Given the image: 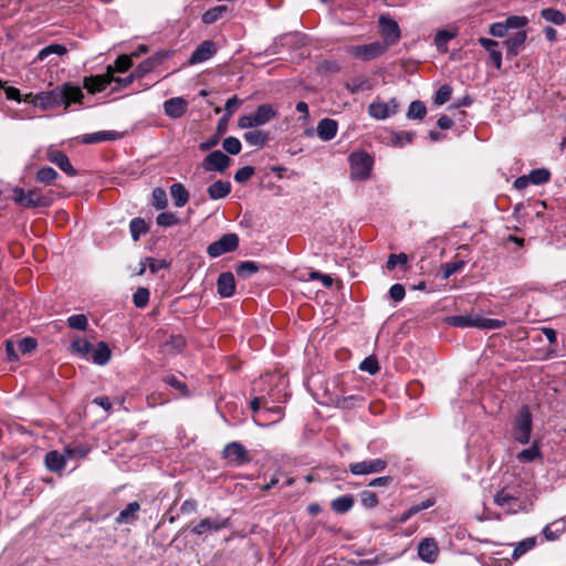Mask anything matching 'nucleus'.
Segmentation results:
<instances>
[{
	"label": "nucleus",
	"instance_id": "f257e3e1",
	"mask_svg": "<svg viewBox=\"0 0 566 566\" xmlns=\"http://www.w3.org/2000/svg\"><path fill=\"white\" fill-rule=\"evenodd\" d=\"M84 95L80 86L65 83L52 91L38 93V102H35V106H39L42 109H51L60 105L69 107L71 103L81 104Z\"/></svg>",
	"mask_w": 566,
	"mask_h": 566
},
{
	"label": "nucleus",
	"instance_id": "f03ea898",
	"mask_svg": "<svg viewBox=\"0 0 566 566\" xmlns=\"http://www.w3.org/2000/svg\"><path fill=\"white\" fill-rule=\"evenodd\" d=\"M446 322L453 327H478L481 329H497L506 324L505 321L502 319L484 318L474 314L452 315L447 317Z\"/></svg>",
	"mask_w": 566,
	"mask_h": 566
},
{
	"label": "nucleus",
	"instance_id": "7ed1b4c3",
	"mask_svg": "<svg viewBox=\"0 0 566 566\" xmlns=\"http://www.w3.org/2000/svg\"><path fill=\"white\" fill-rule=\"evenodd\" d=\"M13 200L15 203L24 208L49 207L53 199L50 193H43L41 189L33 188L25 191L23 188L15 187L13 189Z\"/></svg>",
	"mask_w": 566,
	"mask_h": 566
},
{
	"label": "nucleus",
	"instance_id": "20e7f679",
	"mask_svg": "<svg viewBox=\"0 0 566 566\" xmlns=\"http://www.w3.org/2000/svg\"><path fill=\"white\" fill-rule=\"evenodd\" d=\"M350 177L354 180H366L369 178L374 160L365 151H355L349 156Z\"/></svg>",
	"mask_w": 566,
	"mask_h": 566
},
{
	"label": "nucleus",
	"instance_id": "39448f33",
	"mask_svg": "<svg viewBox=\"0 0 566 566\" xmlns=\"http://www.w3.org/2000/svg\"><path fill=\"white\" fill-rule=\"evenodd\" d=\"M532 433V413L528 406H522L514 421V438L517 442L526 444Z\"/></svg>",
	"mask_w": 566,
	"mask_h": 566
},
{
	"label": "nucleus",
	"instance_id": "423d86ee",
	"mask_svg": "<svg viewBox=\"0 0 566 566\" xmlns=\"http://www.w3.org/2000/svg\"><path fill=\"white\" fill-rule=\"evenodd\" d=\"M388 44L380 41H375L369 44L353 45L347 49V52L361 61H371L386 52Z\"/></svg>",
	"mask_w": 566,
	"mask_h": 566
},
{
	"label": "nucleus",
	"instance_id": "0eeeda50",
	"mask_svg": "<svg viewBox=\"0 0 566 566\" xmlns=\"http://www.w3.org/2000/svg\"><path fill=\"white\" fill-rule=\"evenodd\" d=\"M222 457L234 467H242L252 460L245 447L237 441L226 444L222 450Z\"/></svg>",
	"mask_w": 566,
	"mask_h": 566
},
{
	"label": "nucleus",
	"instance_id": "6e6552de",
	"mask_svg": "<svg viewBox=\"0 0 566 566\" xmlns=\"http://www.w3.org/2000/svg\"><path fill=\"white\" fill-rule=\"evenodd\" d=\"M239 247V237L235 233H226L219 240L210 243L207 253L211 258H218L224 253L232 252Z\"/></svg>",
	"mask_w": 566,
	"mask_h": 566
},
{
	"label": "nucleus",
	"instance_id": "1a4fd4ad",
	"mask_svg": "<svg viewBox=\"0 0 566 566\" xmlns=\"http://www.w3.org/2000/svg\"><path fill=\"white\" fill-rule=\"evenodd\" d=\"M387 460L377 458L353 462L348 465V470L353 475H365L380 473L387 468Z\"/></svg>",
	"mask_w": 566,
	"mask_h": 566
},
{
	"label": "nucleus",
	"instance_id": "9d476101",
	"mask_svg": "<svg viewBox=\"0 0 566 566\" xmlns=\"http://www.w3.org/2000/svg\"><path fill=\"white\" fill-rule=\"evenodd\" d=\"M399 102L392 97L389 102H382L379 99H375L368 106V114L370 117L384 120L391 115H395L398 112Z\"/></svg>",
	"mask_w": 566,
	"mask_h": 566
},
{
	"label": "nucleus",
	"instance_id": "9b49d317",
	"mask_svg": "<svg viewBox=\"0 0 566 566\" xmlns=\"http://www.w3.org/2000/svg\"><path fill=\"white\" fill-rule=\"evenodd\" d=\"M113 80V66L108 65L105 74L84 77L83 85L90 93L95 94L106 90Z\"/></svg>",
	"mask_w": 566,
	"mask_h": 566
},
{
	"label": "nucleus",
	"instance_id": "f8f14e48",
	"mask_svg": "<svg viewBox=\"0 0 566 566\" xmlns=\"http://www.w3.org/2000/svg\"><path fill=\"white\" fill-rule=\"evenodd\" d=\"M231 164V159L221 150L211 151L203 160L202 168L206 171L223 172Z\"/></svg>",
	"mask_w": 566,
	"mask_h": 566
},
{
	"label": "nucleus",
	"instance_id": "ddd939ff",
	"mask_svg": "<svg viewBox=\"0 0 566 566\" xmlns=\"http://www.w3.org/2000/svg\"><path fill=\"white\" fill-rule=\"evenodd\" d=\"M217 53L216 43L212 40H205L201 42L190 55L188 63L190 65L203 63Z\"/></svg>",
	"mask_w": 566,
	"mask_h": 566
},
{
	"label": "nucleus",
	"instance_id": "4468645a",
	"mask_svg": "<svg viewBox=\"0 0 566 566\" xmlns=\"http://www.w3.org/2000/svg\"><path fill=\"white\" fill-rule=\"evenodd\" d=\"M379 28L386 40L384 44L396 43L400 39V29L398 23L389 17L380 15L379 18Z\"/></svg>",
	"mask_w": 566,
	"mask_h": 566
},
{
	"label": "nucleus",
	"instance_id": "2eb2a0df",
	"mask_svg": "<svg viewBox=\"0 0 566 566\" xmlns=\"http://www.w3.org/2000/svg\"><path fill=\"white\" fill-rule=\"evenodd\" d=\"M46 159L56 165L67 176H75L76 170L72 166L69 157L61 150L50 147L46 151Z\"/></svg>",
	"mask_w": 566,
	"mask_h": 566
},
{
	"label": "nucleus",
	"instance_id": "dca6fc26",
	"mask_svg": "<svg viewBox=\"0 0 566 566\" xmlns=\"http://www.w3.org/2000/svg\"><path fill=\"white\" fill-rule=\"evenodd\" d=\"M527 39V32L525 30H520L509 39L503 42V45L506 49V57L514 59L520 54L523 50L524 44Z\"/></svg>",
	"mask_w": 566,
	"mask_h": 566
},
{
	"label": "nucleus",
	"instance_id": "f3484780",
	"mask_svg": "<svg viewBox=\"0 0 566 566\" xmlns=\"http://www.w3.org/2000/svg\"><path fill=\"white\" fill-rule=\"evenodd\" d=\"M494 503L501 507H506V511L512 514H515L521 510L518 499L509 493L506 489H502L496 492L494 495Z\"/></svg>",
	"mask_w": 566,
	"mask_h": 566
},
{
	"label": "nucleus",
	"instance_id": "a211bd4d",
	"mask_svg": "<svg viewBox=\"0 0 566 566\" xmlns=\"http://www.w3.org/2000/svg\"><path fill=\"white\" fill-rule=\"evenodd\" d=\"M187 340L181 334H172L160 345V352L166 355H177L186 347Z\"/></svg>",
	"mask_w": 566,
	"mask_h": 566
},
{
	"label": "nucleus",
	"instance_id": "6ab92c4d",
	"mask_svg": "<svg viewBox=\"0 0 566 566\" xmlns=\"http://www.w3.org/2000/svg\"><path fill=\"white\" fill-rule=\"evenodd\" d=\"M188 103L182 97H171L164 102V112L168 117L180 118L187 112Z\"/></svg>",
	"mask_w": 566,
	"mask_h": 566
},
{
	"label": "nucleus",
	"instance_id": "aec40b11",
	"mask_svg": "<svg viewBox=\"0 0 566 566\" xmlns=\"http://www.w3.org/2000/svg\"><path fill=\"white\" fill-rule=\"evenodd\" d=\"M438 553V546L433 538H424L418 545V555L423 562L434 563Z\"/></svg>",
	"mask_w": 566,
	"mask_h": 566
},
{
	"label": "nucleus",
	"instance_id": "412c9836",
	"mask_svg": "<svg viewBox=\"0 0 566 566\" xmlns=\"http://www.w3.org/2000/svg\"><path fill=\"white\" fill-rule=\"evenodd\" d=\"M217 290L221 297H231L235 292L234 275L231 272L221 273L217 281Z\"/></svg>",
	"mask_w": 566,
	"mask_h": 566
},
{
	"label": "nucleus",
	"instance_id": "4be33fe9",
	"mask_svg": "<svg viewBox=\"0 0 566 566\" xmlns=\"http://www.w3.org/2000/svg\"><path fill=\"white\" fill-rule=\"evenodd\" d=\"M338 124L332 118L321 119L316 127L317 135L323 142L332 140L336 136Z\"/></svg>",
	"mask_w": 566,
	"mask_h": 566
},
{
	"label": "nucleus",
	"instance_id": "5701e85b",
	"mask_svg": "<svg viewBox=\"0 0 566 566\" xmlns=\"http://www.w3.org/2000/svg\"><path fill=\"white\" fill-rule=\"evenodd\" d=\"M122 135L115 130H101L91 134H85L82 137L84 144H97L102 142L119 139Z\"/></svg>",
	"mask_w": 566,
	"mask_h": 566
},
{
	"label": "nucleus",
	"instance_id": "b1692460",
	"mask_svg": "<svg viewBox=\"0 0 566 566\" xmlns=\"http://www.w3.org/2000/svg\"><path fill=\"white\" fill-rule=\"evenodd\" d=\"M227 527V520H211L203 518L197 525L192 526L191 532L197 535H202L208 531H220Z\"/></svg>",
	"mask_w": 566,
	"mask_h": 566
},
{
	"label": "nucleus",
	"instance_id": "393cba45",
	"mask_svg": "<svg viewBox=\"0 0 566 566\" xmlns=\"http://www.w3.org/2000/svg\"><path fill=\"white\" fill-rule=\"evenodd\" d=\"M140 510V505L137 501H133L119 512L115 518L116 524H132L137 520V513Z\"/></svg>",
	"mask_w": 566,
	"mask_h": 566
},
{
	"label": "nucleus",
	"instance_id": "a878e982",
	"mask_svg": "<svg viewBox=\"0 0 566 566\" xmlns=\"http://www.w3.org/2000/svg\"><path fill=\"white\" fill-rule=\"evenodd\" d=\"M345 87L352 94H357L360 92L373 90L374 83L370 78H367L365 76H356V77L349 78L345 83Z\"/></svg>",
	"mask_w": 566,
	"mask_h": 566
},
{
	"label": "nucleus",
	"instance_id": "bb28decb",
	"mask_svg": "<svg viewBox=\"0 0 566 566\" xmlns=\"http://www.w3.org/2000/svg\"><path fill=\"white\" fill-rule=\"evenodd\" d=\"M170 196L174 200V205L177 208H182L189 201L190 195L189 191L181 182H175L169 188Z\"/></svg>",
	"mask_w": 566,
	"mask_h": 566
},
{
	"label": "nucleus",
	"instance_id": "cd10ccee",
	"mask_svg": "<svg viewBox=\"0 0 566 566\" xmlns=\"http://www.w3.org/2000/svg\"><path fill=\"white\" fill-rule=\"evenodd\" d=\"M66 464V457L64 453L57 451H50L45 454V465L51 472H61Z\"/></svg>",
	"mask_w": 566,
	"mask_h": 566
},
{
	"label": "nucleus",
	"instance_id": "c85d7f7f",
	"mask_svg": "<svg viewBox=\"0 0 566 566\" xmlns=\"http://www.w3.org/2000/svg\"><path fill=\"white\" fill-rule=\"evenodd\" d=\"M252 115L254 116L256 125L262 126L275 118L277 116V112L270 104H261Z\"/></svg>",
	"mask_w": 566,
	"mask_h": 566
},
{
	"label": "nucleus",
	"instance_id": "c756f323",
	"mask_svg": "<svg viewBox=\"0 0 566 566\" xmlns=\"http://www.w3.org/2000/svg\"><path fill=\"white\" fill-rule=\"evenodd\" d=\"M207 192L212 200L222 199L231 192V184L229 181L217 180L208 187Z\"/></svg>",
	"mask_w": 566,
	"mask_h": 566
},
{
	"label": "nucleus",
	"instance_id": "7c9ffc66",
	"mask_svg": "<svg viewBox=\"0 0 566 566\" xmlns=\"http://www.w3.org/2000/svg\"><path fill=\"white\" fill-rule=\"evenodd\" d=\"M566 530L565 520H556L547 524L542 533L547 541H556Z\"/></svg>",
	"mask_w": 566,
	"mask_h": 566
},
{
	"label": "nucleus",
	"instance_id": "2f4dec72",
	"mask_svg": "<svg viewBox=\"0 0 566 566\" xmlns=\"http://www.w3.org/2000/svg\"><path fill=\"white\" fill-rule=\"evenodd\" d=\"M111 349L105 342H99L95 349H92L91 359L94 364L104 366L111 359Z\"/></svg>",
	"mask_w": 566,
	"mask_h": 566
},
{
	"label": "nucleus",
	"instance_id": "473e14b6",
	"mask_svg": "<svg viewBox=\"0 0 566 566\" xmlns=\"http://www.w3.org/2000/svg\"><path fill=\"white\" fill-rule=\"evenodd\" d=\"M355 500L353 495H342L336 499H334L331 502V509L337 514H346L349 512L354 506Z\"/></svg>",
	"mask_w": 566,
	"mask_h": 566
},
{
	"label": "nucleus",
	"instance_id": "72a5a7b5",
	"mask_svg": "<svg viewBox=\"0 0 566 566\" xmlns=\"http://www.w3.org/2000/svg\"><path fill=\"white\" fill-rule=\"evenodd\" d=\"M243 138L249 145L262 148L270 140V134L268 132L253 129L244 133Z\"/></svg>",
	"mask_w": 566,
	"mask_h": 566
},
{
	"label": "nucleus",
	"instance_id": "f704fd0d",
	"mask_svg": "<svg viewBox=\"0 0 566 566\" xmlns=\"http://www.w3.org/2000/svg\"><path fill=\"white\" fill-rule=\"evenodd\" d=\"M536 543L537 538L535 536L526 537L516 543L512 552V559H520L523 555L532 551L536 546Z\"/></svg>",
	"mask_w": 566,
	"mask_h": 566
},
{
	"label": "nucleus",
	"instance_id": "c9c22d12",
	"mask_svg": "<svg viewBox=\"0 0 566 566\" xmlns=\"http://www.w3.org/2000/svg\"><path fill=\"white\" fill-rule=\"evenodd\" d=\"M541 17L553 24L563 25L566 22V14L555 8H544L541 10Z\"/></svg>",
	"mask_w": 566,
	"mask_h": 566
},
{
	"label": "nucleus",
	"instance_id": "e433bc0d",
	"mask_svg": "<svg viewBox=\"0 0 566 566\" xmlns=\"http://www.w3.org/2000/svg\"><path fill=\"white\" fill-rule=\"evenodd\" d=\"M66 53H67V49L65 45L59 44V43H52V44L44 46L43 49H41L39 51L36 60L42 62L51 54H56V55L62 56Z\"/></svg>",
	"mask_w": 566,
	"mask_h": 566
},
{
	"label": "nucleus",
	"instance_id": "4c0bfd02",
	"mask_svg": "<svg viewBox=\"0 0 566 566\" xmlns=\"http://www.w3.org/2000/svg\"><path fill=\"white\" fill-rule=\"evenodd\" d=\"M132 239L136 242L148 232V226L143 218H134L129 222Z\"/></svg>",
	"mask_w": 566,
	"mask_h": 566
},
{
	"label": "nucleus",
	"instance_id": "58836bf2",
	"mask_svg": "<svg viewBox=\"0 0 566 566\" xmlns=\"http://www.w3.org/2000/svg\"><path fill=\"white\" fill-rule=\"evenodd\" d=\"M226 12H227L226 6H216L213 8H210L201 17L202 23L212 24L216 21H218L219 19H221Z\"/></svg>",
	"mask_w": 566,
	"mask_h": 566
},
{
	"label": "nucleus",
	"instance_id": "ea45409f",
	"mask_svg": "<svg viewBox=\"0 0 566 566\" xmlns=\"http://www.w3.org/2000/svg\"><path fill=\"white\" fill-rule=\"evenodd\" d=\"M88 452L90 448L85 444H69L64 448V454L67 459H84Z\"/></svg>",
	"mask_w": 566,
	"mask_h": 566
},
{
	"label": "nucleus",
	"instance_id": "a19ab883",
	"mask_svg": "<svg viewBox=\"0 0 566 566\" xmlns=\"http://www.w3.org/2000/svg\"><path fill=\"white\" fill-rule=\"evenodd\" d=\"M151 205L158 210H164L168 206V199L165 189L161 187H156L153 189Z\"/></svg>",
	"mask_w": 566,
	"mask_h": 566
},
{
	"label": "nucleus",
	"instance_id": "79ce46f5",
	"mask_svg": "<svg viewBox=\"0 0 566 566\" xmlns=\"http://www.w3.org/2000/svg\"><path fill=\"white\" fill-rule=\"evenodd\" d=\"M527 178L530 179L531 184H533V185H543V184H546L549 181L551 171L546 168L533 169L527 175Z\"/></svg>",
	"mask_w": 566,
	"mask_h": 566
},
{
	"label": "nucleus",
	"instance_id": "37998d69",
	"mask_svg": "<svg viewBox=\"0 0 566 566\" xmlns=\"http://www.w3.org/2000/svg\"><path fill=\"white\" fill-rule=\"evenodd\" d=\"M427 114V107L421 101H413L410 103L407 117L409 119H422Z\"/></svg>",
	"mask_w": 566,
	"mask_h": 566
},
{
	"label": "nucleus",
	"instance_id": "c03bdc74",
	"mask_svg": "<svg viewBox=\"0 0 566 566\" xmlns=\"http://www.w3.org/2000/svg\"><path fill=\"white\" fill-rule=\"evenodd\" d=\"M57 172L49 166L42 167L36 171V181L44 184V185H51L53 181L57 178Z\"/></svg>",
	"mask_w": 566,
	"mask_h": 566
},
{
	"label": "nucleus",
	"instance_id": "a18cd8bd",
	"mask_svg": "<svg viewBox=\"0 0 566 566\" xmlns=\"http://www.w3.org/2000/svg\"><path fill=\"white\" fill-rule=\"evenodd\" d=\"M454 36H455V32H451L448 30H440L437 32V34L434 36V43L440 51L444 52V51H447V45H448L449 41L452 40Z\"/></svg>",
	"mask_w": 566,
	"mask_h": 566
},
{
	"label": "nucleus",
	"instance_id": "49530a36",
	"mask_svg": "<svg viewBox=\"0 0 566 566\" xmlns=\"http://www.w3.org/2000/svg\"><path fill=\"white\" fill-rule=\"evenodd\" d=\"M259 271V265L253 261L241 262L237 266V274L240 277L247 279Z\"/></svg>",
	"mask_w": 566,
	"mask_h": 566
},
{
	"label": "nucleus",
	"instance_id": "de8ad7c7",
	"mask_svg": "<svg viewBox=\"0 0 566 566\" xmlns=\"http://www.w3.org/2000/svg\"><path fill=\"white\" fill-rule=\"evenodd\" d=\"M156 223L163 228H169L179 223V218L174 212H160L156 218Z\"/></svg>",
	"mask_w": 566,
	"mask_h": 566
},
{
	"label": "nucleus",
	"instance_id": "09e8293b",
	"mask_svg": "<svg viewBox=\"0 0 566 566\" xmlns=\"http://www.w3.org/2000/svg\"><path fill=\"white\" fill-rule=\"evenodd\" d=\"M67 326L72 329L86 331L88 326L87 317L84 314H75L67 317Z\"/></svg>",
	"mask_w": 566,
	"mask_h": 566
},
{
	"label": "nucleus",
	"instance_id": "8fccbe9b",
	"mask_svg": "<svg viewBox=\"0 0 566 566\" xmlns=\"http://www.w3.org/2000/svg\"><path fill=\"white\" fill-rule=\"evenodd\" d=\"M149 290L146 287H138L133 295V303L138 308H144L149 302Z\"/></svg>",
	"mask_w": 566,
	"mask_h": 566
},
{
	"label": "nucleus",
	"instance_id": "3c124183",
	"mask_svg": "<svg viewBox=\"0 0 566 566\" xmlns=\"http://www.w3.org/2000/svg\"><path fill=\"white\" fill-rule=\"evenodd\" d=\"M464 265H465V262L462 260L452 261V262H448V263L443 264L441 268L442 277L449 279L451 275L460 272Z\"/></svg>",
	"mask_w": 566,
	"mask_h": 566
},
{
	"label": "nucleus",
	"instance_id": "603ef678",
	"mask_svg": "<svg viewBox=\"0 0 566 566\" xmlns=\"http://www.w3.org/2000/svg\"><path fill=\"white\" fill-rule=\"evenodd\" d=\"M361 371H366L369 375H376L379 371V364L376 356L370 355L366 357L359 365Z\"/></svg>",
	"mask_w": 566,
	"mask_h": 566
},
{
	"label": "nucleus",
	"instance_id": "864d4df0",
	"mask_svg": "<svg viewBox=\"0 0 566 566\" xmlns=\"http://www.w3.org/2000/svg\"><path fill=\"white\" fill-rule=\"evenodd\" d=\"M222 148L230 155H238L241 151L242 145L237 137H227L222 142Z\"/></svg>",
	"mask_w": 566,
	"mask_h": 566
},
{
	"label": "nucleus",
	"instance_id": "5fc2aeb1",
	"mask_svg": "<svg viewBox=\"0 0 566 566\" xmlns=\"http://www.w3.org/2000/svg\"><path fill=\"white\" fill-rule=\"evenodd\" d=\"M360 502L366 509H373L378 505L379 500L375 492L364 490L359 493Z\"/></svg>",
	"mask_w": 566,
	"mask_h": 566
},
{
	"label": "nucleus",
	"instance_id": "6e6d98bb",
	"mask_svg": "<svg viewBox=\"0 0 566 566\" xmlns=\"http://www.w3.org/2000/svg\"><path fill=\"white\" fill-rule=\"evenodd\" d=\"M539 457H541V452H539L538 448L535 444H533L532 447L522 450L518 453L517 459L521 462L525 463V462H532Z\"/></svg>",
	"mask_w": 566,
	"mask_h": 566
},
{
	"label": "nucleus",
	"instance_id": "4d7b16f0",
	"mask_svg": "<svg viewBox=\"0 0 566 566\" xmlns=\"http://www.w3.org/2000/svg\"><path fill=\"white\" fill-rule=\"evenodd\" d=\"M507 29H523L528 24V19L525 15H510L505 19Z\"/></svg>",
	"mask_w": 566,
	"mask_h": 566
},
{
	"label": "nucleus",
	"instance_id": "13d9d810",
	"mask_svg": "<svg viewBox=\"0 0 566 566\" xmlns=\"http://www.w3.org/2000/svg\"><path fill=\"white\" fill-rule=\"evenodd\" d=\"M18 350L21 354H29L38 346V340L34 337H24L17 343Z\"/></svg>",
	"mask_w": 566,
	"mask_h": 566
},
{
	"label": "nucleus",
	"instance_id": "bf43d9fd",
	"mask_svg": "<svg viewBox=\"0 0 566 566\" xmlns=\"http://www.w3.org/2000/svg\"><path fill=\"white\" fill-rule=\"evenodd\" d=\"M73 352L78 353L83 356L92 352V344L83 338H76L71 343Z\"/></svg>",
	"mask_w": 566,
	"mask_h": 566
},
{
	"label": "nucleus",
	"instance_id": "052dcab7",
	"mask_svg": "<svg viewBox=\"0 0 566 566\" xmlns=\"http://www.w3.org/2000/svg\"><path fill=\"white\" fill-rule=\"evenodd\" d=\"M265 403L266 400L264 397H254L250 401V408L256 415L258 422L264 419V413H262V411L264 410Z\"/></svg>",
	"mask_w": 566,
	"mask_h": 566
},
{
	"label": "nucleus",
	"instance_id": "680f3d73",
	"mask_svg": "<svg viewBox=\"0 0 566 566\" xmlns=\"http://www.w3.org/2000/svg\"><path fill=\"white\" fill-rule=\"evenodd\" d=\"M264 413V419L269 421V423H274L282 418V408L281 407H264L262 411Z\"/></svg>",
	"mask_w": 566,
	"mask_h": 566
},
{
	"label": "nucleus",
	"instance_id": "e2e57ef3",
	"mask_svg": "<svg viewBox=\"0 0 566 566\" xmlns=\"http://www.w3.org/2000/svg\"><path fill=\"white\" fill-rule=\"evenodd\" d=\"M164 380L167 385L177 389L181 394V396H184V397L189 396V390H188V386L186 385V382L180 381L175 376H167Z\"/></svg>",
	"mask_w": 566,
	"mask_h": 566
},
{
	"label": "nucleus",
	"instance_id": "0e129e2a",
	"mask_svg": "<svg viewBox=\"0 0 566 566\" xmlns=\"http://www.w3.org/2000/svg\"><path fill=\"white\" fill-rule=\"evenodd\" d=\"M255 172L254 167L252 166H244L240 169H238L234 174V180L238 184H243L248 181Z\"/></svg>",
	"mask_w": 566,
	"mask_h": 566
},
{
	"label": "nucleus",
	"instance_id": "69168bd1",
	"mask_svg": "<svg viewBox=\"0 0 566 566\" xmlns=\"http://www.w3.org/2000/svg\"><path fill=\"white\" fill-rule=\"evenodd\" d=\"M452 94V90L449 85H442L439 87V90L436 92L434 96V103L437 105H442L447 103Z\"/></svg>",
	"mask_w": 566,
	"mask_h": 566
},
{
	"label": "nucleus",
	"instance_id": "338daca9",
	"mask_svg": "<svg viewBox=\"0 0 566 566\" xmlns=\"http://www.w3.org/2000/svg\"><path fill=\"white\" fill-rule=\"evenodd\" d=\"M408 262V256L406 253H399V254H390L387 260V269L389 271L394 270L398 264L406 265Z\"/></svg>",
	"mask_w": 566,
	"mask_h": 566
},
{
	"label": "nucleus",
	"instance_id": "774afa93",
	"mask_svg": "<svg viewBox=\"0 0 566 566\" xmlns=\"http://www.w3.org/2000/svg\"><path fill=\"white\" fill-rule=\"evenodd\" d=\"M406 290L402 284L396 283L389 289V296L396 303L401 302L405 298Z\"/></svg>",
	"mask_w": 566,
	"mask_h": 566
}]
</instances>
